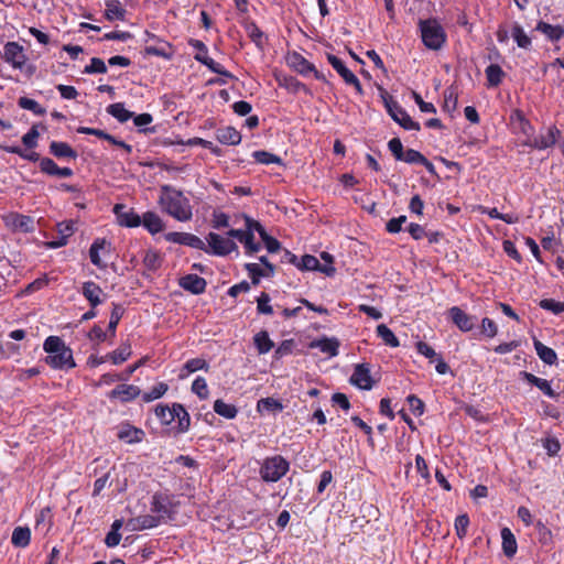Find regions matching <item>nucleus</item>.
<instances>
[{
	"label": "nucleus",
	"mask_w": 564,
	"mask_h": 564,
	"mask_svg": "<svg viewBox=\"0 0 564 564\" xmlns=\"http://www.w3.org/2000/svg\"><path fill=\"white\" fill-rule=\"evenodd\" d=\"M327 61L334 67V69L341 76L346 84L352 85L359 95H362L364 90L357 76L348 69L343 61L333 54H327Z\"/></svg>",
	"instance_id": "nucleus-7"
},
{
	"label": "nucleus",
	"mask_w": 564,
	"mask_h": 564,
	"mask_svg": "<svg viewBox=\"0 0 564 564\" xmlns=\"http://www.w3.org/2000/svg\"><path fill=\"white\" fill-rule=\"evenodd\" d=\"M534 348L539 358L547 365H554L557 360L556 352L542 344L539 340H534Z\"/></svg>",
	"instance_id": "nucleus-31"
},
{
	"label": "nucleus",
	"mask_w": 564,
	"mask_h": 564,
	"mask_svg": "<svg viewBox=\"0 0 564 564\" xmlns=\"http://www.w3.org/2000/svg\"><path fill=\"white\" fill-rule=\"evenodd\" d=\"M296 265L301 270L317 271V268H319V261L314 256L305 254Z\"/></svg>",
	"instance_id": "nucleus-52"
},
{
	"label": "nucleus",
	"mask_w": 564,
	"mask_h": 564,
	"mask_svg": "<svg viewBox=\"0 0 564 564\" xmlns=\"http://www.w3.org/2000/svg\"><path fill=\"white\" fill-rule=\"evenodd\" d=\"M155 415L158 416V419L161 421L162 424L170 425L172 422H174L173 405L172 406L163 405V404L156 405Z\"/></svg>",
	"instance_id": "nucleus-45"
},
{
	"label": "nucleus",
	"mask_w": 564,
	"mask_h": 564,
	"mask_svg": "<svg viewBox=\"0 0 564 564\" xmlns=\"http://www.w3.org/2000/svg\"><path fill=\"white\" fill-rule=\"evenodd\" d=\"M252 156L254 158V160L258 162V163H261V164H280L281 163V159L275 155V154H272L270 152H267V151H254L252 153Z\"/></svg>",
	"instance_id": "nucleus-48"
},
{
	"label": "nucleus",
	"mask_w": 564,
	"mask_h": 564,
	"mask_svg": "<svg viewBox=\"0 0 564 564\" xmlns=\"http://www.w3.org/2000/svg\"><path fill=\"white\" fill-rule=\"evenodd\" d=\"M3 56L6 62L10 63L15 68H21L26 61L23 47L17 42H8L4 45Z\"/></svg>",
	"instance_id": "nucleus-11"
},
{
	"label": "nucleus",
	"mask_w": 564,
	"mask_h": 564,
	"mask_svg": "<svg viewBox=\"0 0 564 564\" xmlns=\"http://www.w3.org/2000/svg\"><path fill=\"white\" fill-rule=\"evenodd\" d=\"M159 205L163 212L178 221H187L193 216L189 199L171 185L161 186Z\"/></svg>",
	"instance_id": "nucleus-1"
},
{
	"label": "nucleus",
	"mask_w": 564,
	"mask_h": 564,
	"mask_svg": "<svg viewBox=\"0 0 564 564\" xmlns=\"http://www.w3.org/2000/svg\"><path fill=\"white\" fill-rule=\"evenodd\" d=\"M126 9L119 0H106L105 17L109 21L124 20Z\"/></svg>",
	"instance_id": "nucleus-25"
},
{
	"label": "nucleus",
	"mask_w": 564,
	"mask_h": 564,
	"mask_svg": "<svg viewBox=\"0 0 564 564\" xmlns=\"http://www.w3.org/2000/svg\"><path fill=\"white\" fill-rule=\"evenodd\" d=\"M481 333L489 338H494L498 333V326L492 319L485 317L481 321Z\"/></svg>",
	"instance_id": "nucleus-57"
},
{
	"label": "nucleus",
	"mask_w": 564,
	"mask_h": 564,
	"mask_svg": "<svg viewBox=\"0 0 564 564\" xmlns=\"http://www.w3.org/2000/svg\"><path fill=\"white\" fill-rule=\"evenodd\" d=\"M449 316L452 318V322L462 330V332H469L474 328L476 318L474 316H470L466 314L463 310H460L458 306H453L449 310Z\"/></svg>",
	"instance_id": "nucleus-13"
},
{
	"label": "nucleus",
	"mask_w": 564,
	"mask_h": 564,
	"mask_svg": "<svg viewBox=\"0 0 564 564\" xmlns=\"http://www.w3.org/2000/svg\"><path fill=\"white\" fill-rule=\"evenodd\" d=\"M107 112L119 122H127L133 117V113L124 108L122 102H116L107 107Z\"/></svg>",
	"instance_id": "nucleus-32"
},
{
	"label": "nucleus",
	"mask_w": 564,
	"mask_h": 564,
	"mask_svg": "<svg viewBox=\"0 0 564 564\" xmlns=\"http://www.w3.org/2000/svg\"><path fill=\"white\" fill-rule=\"evenodd\" d=\"M167 389H169V387L166 383L160 382L156 386H154L150 391L144 392L142 394V399L144 402L154 401L156 399H160L162 395H164L165 392L167 391Z\"/></svg>",
	"instance_id": "nucleus-46"
},
{
	"label": "nucleus",
	"mask_w": 564,
	"mask_h": 564,
	"mask_svg": "<svg viewBox=\"0 0 564 564\" xmlns=\"http://www.w3.org/2000/svg\"><path fill=\"white\" fill-rule=\"evenodd\" d=\"M540 307L556 315L564 313V302H558L553 299H544L540 301Z\"/></svg>",
	"instance_id": "nucleus-51"
},
{
	"label": "nucleus",
	"mask_w": 564,
	"mask_h": 564,
	"mask_svg": "<svg viewBox=\"0 0 564 564\" xmlns=\"http://www.w3.org/2000/svg\"><path fill=\"white\" fill-rule=\"evenodd\" d=\"M290 463L281 455L265 457L260 467L261 479L265 482H276L286 475Z\"/></svg>",
	"instance_id": "nucleus-3"
},
{
	"label": "nucleus",
	"mask_w": 564,
	"mask_h": 564,
	"mask_svg": "<svg viewBox=\"0 0 564 564\" xmlns=\"http://www.w3.org/2000/svg\"><path fill=\"white\" fill-rule=\"evenodd\" d=\"M18 105L22 109L30 110L34 115H37V116H43L45 113V109L36 100L28 98V97L19 98Z\"/></svg>",
	"instance_id": "nucleus-44"
},
{
	"label": "nucleus",
	"mask_w": 564,
	"mask_h": 564,
	"mask_svg": "<svg viewBox=\"0 0 564 564\" xmlns=\"http://www.w3.org/2000/svg\"><path fill=\"white\" fill-rule=\"evenodd\" d=\"M253 340L259 354H267L273 347V341L270 339L269 334L264 330L257 333Z\"/></svg>",
	"instance_id": "nucleus-39"
},
{
	"label": "nucleus",
	"mask_w": 564,
	"mask_h": 564,
	"mask_svg": "<svg viewBox=\"0 0 564 564\" xmlns=\"http://www.w3.org/2000/svg\"><path fill=\"white\" fill-rule=\"evenodd\" d=\"M512 37L521 48H529L531 45V39L525 34L522 26L516 23L512 28Z\"/></svg>",
	"instance_id": "nucleus-43"
},
{
	"label": "nucleus",
	"mask_w": 564,
	"mask_h": 564,
	"mask_svg": "<svg viewBox=\"0 0 564 564\" xmlns=\"http://www.w3.org/2000/svg\"><path fill=\"white\" fill-rule=\"evenodd\" d=\"M10 225L18 230L30 232L34 229V221L30 216L13 214L10 216Z\"/></svg>",
	"instance_id": "nucleus-29"
},
{
	"label": "nucleus",
	"mask_w": 564,
	"mask_h": 564,
	"mask_svg": "<svg viewBox=\"0 0 564 564\" xmlns=\"http://www.w3.org/2000/svg\"><path fill=\"white\" fill-rule=\"evenodd\" d=\"M43 348L47 352L46 364L52 368L68 370L76 366L72 349L59 337L48 336Z\"/></svg>",
	"instance_id": "nucleus-2"
},
{
	"label": "nucleus",
	"mask_w": 564,
	"mask_h": 564,
	"mask_svg": "<svg viewBox=\"0 0 564 564\" xmlns=\"http://www.w3.org/2000/svg\"><path fill=\"white\" fill-rule=\"evenodd\" d=\"M519 117V128L521 132L527 137V140L524 141V144L528 145V142L533 141L535 138H533V128L531 123L521 115H518Z\"/></svg>",
	"instance_id": "nucleus-58"
},
{
	"label": "nucleus",
	"mask_w": 564,
	"mask_h": 564,
	"mask_svg": "<svg viewBox=\"0 0 564 564\" xmlns=\"http://www.w3.org/2000/svg\"><path fill=\"white\" fill-rule=\"evenodd\" d=\"M469 525V518L467 514H460L455 519V530L458 538H464L467 533Z\"/></svg>",
	"instance_id": "nucleus-55"
},
{
	"label": "nucleus",
	"mask_w": 564,
	"mask_h": 564,
	"mask_svg": "<svg viewBox=\"0 0 564 564\" xmlns=\"http://www.w3.org/2000/svg\"><path fill=\"white\" fill-rule=\"evenodd\" d=\"M424 159V155L414 150V149H408L404 151V154L400 161H403L409 164H421Z\"/></svg>",
	"instance_id": "nucleus-56"
},
{
	"label": "nucleus",
	"mask_w": 564,
	"mask_h": 564,
	"mask_svg": "<svg viewBox=\"0 0 564 564\" xmlns=\"http://www.w3.org/2000/svg\"><path fill=\"white\" fill-rule=\"evenodd\" d=\"M141 224L151 232L158 234L163 230V221L161 217L153 213L147 212L141 217Z\"/></svg>",
	"instance_id": "nucleus-26"
},
{
	"label": "nucleus",
	"mask_w": 564,
	"mask_h": 564,
	"mask_svg": "<svg viewBox=\"0 0 564 564\" xmlns=\"http://www.w3.org/2000/svg\"><path fill=\"white\" fill-rule=\"evenodd\" d=\"M246 269L252 279L253 284H258L261 276H271L274 273V267L268 264V270L262 268L260 263H247Z\"/></svg>",
	"instance_id": "nucleus-24"
},
{
	"label": "nucleus",
	"mask_w": 564,
	"mask_h": 564,
	"mask_svg": "<svg viewBox=\"0 0 564 564\" xmlns=\"http://www.w3.org/2000/svg\"><path fill=\"white\" fill-rule=\"evenodd\" d=\"M408 403L410 405V409L411 411L415 414V415H422L423 412H424V403L422 402L421 399H419L416 395H409L408 397Z\"/></svg>",
	"instance_id": "nucleus-64"
},
{
	"label": "nucleus",
	"mask_w": 564,
	"mask_h": 564,
	"mask_svg": "<svg viewBox=\"0 0 564 564\" xmlns=\"http://www.w3.org/2000/svg\"><path fill=\"white\" fill-rule=\"evenodd\" d=\"M51 153L56 158L76 159L77 153L66 142L52 141L50 144Z\"/></svg>",
	"instance_id": "nucleus-28"
},
{
	"label": "nucleus",
	"mask_w": 564,
	"mask_h": 564,
	"mask_svg": "<svg viewBox=\"0 0 564 564\" xmlns=\"http://www.w3.org/2000/svg\"><path fill=\"white\" fill-rule=\"evenodd\" d=\"M117 436L128 444H133L140 443L143 440L144 432L141 429L124 423L118 426Z\"/></svg>",
	"instance_id": "nucleus-15"
},
{
	"label": "nucleus",
	"mask_w": 564,
	"mask_h": 564,
	"mask_svg": "<svg viewBox=\"0 0 564 564\" xmlns=\"http://www.w3.org/2000/svg\"><path fill=\"white\" fill-rule=\"evenodd\" d=\"M545 37L552 42L560 41L564 36V28L561 25H552L544 21H540L535 28Z\"/></svg>",
	"instance_id": "nucleus-21"
},
{
	"label": "nucleus",
	"mask_w": 564,
	"mask_h": 564,
	"mask_svg": "<svg viewBox=\"0 0 564 564\" xmlns=\"http://www.w3.org/2000/svg\"><path fill=\"white\" fill-rule=\"evenodd\" d=\"M338 341L334 338H324L321 340H317L314 344V347H317L322 352L327 354L332 357L338 355Z\"/></svg>",
	"instance_id": "nucleus-40"
},
{
	"label": "nucleus",
	"mask_w": 564,
	"mask_h": 564,
	"mask_svg": "<svg viewBox=\"0 0 564 564\" xmlns=\"http://www.w3.org/2000/svg\"><path fill=\"white\" fill-rule=\"evenodd\" d=\"M143 263L149 270H156L160 264L161 260L159 254L155 251H148L143 258Z\"/></svg>",
	"instance_id": "nucleus-60"
},
{
	"label": "nucleus",
	"mask_w": 564,
	"mask_h": 564,
	"mask_svg": "<svg viewBox=\"0 0 564 564\" xmlns=\"http://www.w3.org/2000/svg\"><path fill=\"white\" fill-rule=\"evenodd\" d=\"M349 382L359 389L370 390L372 388V379L370 369L366 364L356 365Z\"/></svg>",
	"instance_id": "nucleus-10"
},
{
	"label": "nucleus",
	"mask_w": 564,
	"mask_h": 564,
	"mask_svg": "<svg viewBox=\"0 0 564 564\" xmlns=\"http://www.w3.org/2000/svg\"><path fill=\"white\" fill-rule=\"evenodd\" d=\"M132 354L131 346L128 343L121 344L116 350L108 354L113 365H120L126 361Z\"/></svg>",
	"instance_id": "nucleus-37"
},
{
	"label": "nucleus",
	"mask_w": 564,
	"mask_h": 564,
	"mask_svg": "<svg viewBox=\"0 0 564 564\" xmlns=\"http://www.w3.org/2000/svg\"><path fill=\"white\" fill-rule=\"evenodd\" d=\"M386 107L392 119L406 130H420V124L413 121L409 113L394 100L386 99Z\"/></svg>",
	"instance_id": "nucleus-6"
},
{
	"label": "nucleus",
	"mask_w": 564,
	"mask_h": 564,
	"mask_svg": "<svg viewBox=\"0 0 564 564\" xmlns=\"http://www.w3.org/2000/svg\"><path fill=\"white\" fill-rule=\"evenodd\" d=\"M195 59L207 66L213 73L232 78V74L224 68V66L208 56V54H196Z\"/></svg>",
	"instance_id": "nucleus-27"
},
{
	"label": "nucleus",
	"mask_w": 564,
	"mask_h": 564,
	"mask_svg": "<svg viewBox=\"0 0 564 564\" xmlns=\"http://www.w3.org/2000/svg\"><path fill=\"white\" fill-rule=\"evenodd\" d=\"M216 139L223 144L237 145L241 141V134L234 127L219 128Z\"/></svg>",
	"instance_id": "nucleus-20"
},
{
	"label": "nucleus",
	"mask_w": 564,
	"mask_h": 564,
	"mask_svg": "<svg viewBox=\"0 0 564 564\" xmlns=\"http://www.w3.org/2000/svg\"><path fill=\"white\" fill-rule=\"evenodd\" d=\"M283 410V404L273 398H263L260 399L257 403V411L259 413L271 412L278 413Z\"/></svg>",
	"instance_id": "nucleus-34"
},
{
	"label": "nucleus",
	"mask_w": 564,
	"mask_h": 564,
	"mask_svg": "<svg viewBox=\"0 0 564 564\" xmlns=\"http://www.w3.org/2000/svg\"><path fill=\"white\" fill-rule=\"evenodd\" d=\"M377 335L390 347H398L400 345L393 332L384 324L377 326Z\"/></svg>",
	"instance_id": "nucleus-41"
},
{
	"label": "nucleus",
	"mask_w": 564,
	"mask_h": 564,
	"mask_svg": "<svg viewBox=\"0 0 564 564\" xmlns=\"http://www.w3.org/2000/svg\"><path fill=\"white\" fill-rule=\"evenodd\" d=\"M206 240L207 253L224 257L237 250V245L232 239L215 232H209Z\"/></svg>",
	"instance_id": "nucleus-5"
},
{
	"label": "nucleus",
	"mask_w": 564,
	"mask_h": 564,
	"mask_svg": "<svg viewBox=\"0 0 564 564\" xmlns=\"http://www.w3.org/2000/svg\"><path fill=\"white\" fill-rule=\"evenodd\" d=\"M162 521L154 514H143L130 519L128 525L131 530H147L158 527Z\"/></svg>",
	"instance_id": "nucleus-18"
},
{
	"label": "nucleus",
	"mask_w": 564,
	"mask_h": 564,
	"mask_svg": "<svg viewBox=\"0 0 564 564\" xmlns=\"http://www.w3.org/2000/svg\"><path fill=\"white\" fill-rule=\"evenodd\" d=\"M174 421H177V431L181 433L186 432L191 425V417L185 408L180 403H173Z\"/></svg>",
	"instance_id": "nucleus-23"
},
{
	"label": "nucleus",
	"mask_w": 564,
	"mask_h": 564,
	"mask_svg": "<svg viewBox=\"0 0 564 564\" xmlns=\"http://www.w3.org/2000/svg\"><path fill=\"white\" fill-rule=\"evenodd\" d=\"M501 539H502V551L505 555L509 558L513 557L517 553L518 545L514 534L509 528H503L501 530Z\"/></svg>",
	"instance_id": "nucleus-22"
},
{
	"label": "nucleus",
	"mask_w": 564,
	"mask_h": 564,
	"mask_svg": "<svg viewBox=\"0 0 564 564\" xmlns=\"http://www.w3.org/2000/svg\"><path fill=\"white\" fill-rule=\"evenodd\" d=\"M57 165L56 163L50 159V158H43L40 161V169L43 173H46L48 175H56L57 173Z\"/></svg>",
	"instance_id": "nucleus-63"
},
{
	"label": "nucleus",
	"mask_w": 564,
	"mask_h": 564,
	"mask_svg": "<svg viewBox=\"0 0 564 564\" xmlns=\"http://www.w3.org/2000/svg\"><path fill=\"white\" fill-rule=\"evenodd\" d=\"M214 411L225 419L231 420L235 419L238 410L234 404L226 403L221 399H218L214 402Z\"/></svg>",
	"instance_id": "nucleus-35"
},
{
	"label": "nucleus",
	"mask_w": 564,
	"mask_h": 564,
	"mask_svg": "<svg viewBox=\"0 0 564 564\" xmlns=\"http://www.w3.org/2000/svg\"><path fill=\"white\" fill-rule=\"evenodd\" d=\"M39 131L36 127H32L23 137L22 142L23 144L29 148L33 149L37 145V139H39Z\"/></svg>",
	"instance_id": "nucleus-59"
},
{
	"label": "nucleus",
	"mask_w": 564,
	"mask_h": 564,
	"mask_svg": "<svg viewBox=\"0 0 564 564\" xmlns=\"http://www.w3.org/2000/svg\"><path fill=\"white\" fill-rule=\"evenodd\" d=\"M123 312H124V310L121 305L113 304V307H112V311L110 314L109 324H108V330L111 333L112 336L116 333V328L123 315Z\"/></svg>",
	"instance_id": "nucleus-47"
},
{
	"label": "nucleus",
	"mask_w": 564,
	"mask_h": 564,
	"mask_svg": "<svg viewBox=\"0 0 564 564\" xmlns=\"http://www.w3.org/2000/svg\"><path fill=\"white\" fill-rule=\"evenodd\" d=\"M75 232V223L73 220L69 221H63L57 224V234L59 237L65 238L68 240V238Z\"/></svg>",
	"instance_id": "nucleus-61"
},
{
	"label": "nucleus",
	"mask_w": 564,
	"mask_h": 564,
	"mask_svg": "<svg viewBox=\"0 0 564 564\" xmlns=\"http://www.w3.org/2000/svg\"><path fill=\"white\" fill-rule=\"evenodd\" d=\"M388 148L395 158V160L400 161L404 154L403 144L399 138H393L388 142Z\"/></svg>",
	"instance_id": "nucleus-62"
},
{
	"label": "nucleus",
	"mask_w": 564,
	"mask_h": 564,
	"mask_svg": "<svg viewBox=\"0 0 564 564\" xmlns=\"http://www.w3.org/2000/svg\"><path fill=\"white\" fill-rule=\"evenodd\" d=\"M141 393L140 389L133 384H119L109 393L110 399H119L122 402L134 400Z\"/></svg>",
	"instance_id": "nucleus-17"
},
{
	"label": "nucleus",
	"mask_w": 564,
	"mask_h": 564,
	"mask_svg": "<svg viewBox=\"0 0 564 564\" xmlns=\"http://www.w3.org/2000/svg\"><path fill=\"white\" fill-rule=\"evenodd\" d=\"M288 65L303 76L315 72V66L297 52H293L286 57Z\"/></svg>",
	"instance_id": "nucleus-14"
},
{
	"label": "nucleus",
	"mask_w": 564,
	"mask_h": 564,
	"mask_svg": "<svg viewBox=\"0 0 564 564\" xmlns=\"http://www.w3.org/2000/svg\"><path fill=\"white\" fill-rule=\"evenodd\" d=\"M109 243L105 239H96L89 249L90 261L98 268L102 269L106 264L101 261L99 251L104 250Z\"/></svg>",
	"instance_id": "nucleus-33"
},
{
	"label": "nucleus",
	"mask_w": 564,
	"mask_h": 564,
	"mask_svg": "<svg viewBox=\"0 0 564 564\" xmlns=\"http://www.w3.org/2000/svg\"><path fill=\"white\" fill-rule=\"evenodd\" d=\"M151 511L155 513L154 516L160 517L161 521L170 517V510L165 501L162 499L161 496L158 495L153 496L152 498Z\"/></svg>",
	"instance_id": "nucleus-38"
},
{
	"label": "nucleus",
	"mask_w": 564,
	"mask_h": 564,
	"mask_svg": "<svg viewBox=\"0 0 564 564\" xmlns=\"http://www.w3.org/2000/svg\"><path fill=\"white\" fill-rule=\"evenodd\" d=\"M192 391L202 400L207 399L209 391L205 378L197 377L192 384Z\"/></svg>",
	"instance_id": "nucleus-49"
},
{
	"label": "nucleus",
	"mask_w": 564,
	"mask_h": 564,
	"mask_svg": "<svg viewBox=\"0 0 564 564\" xmlns=\"http://www.w3.org/2000/svg\"><path fill=\"white\" fill-rule=\"evenodd\" d=\"M521 376L524 378L527 382H529L532 386H535L549 398L555 399L557 397L556 392L552 389L551 383L546 379L539 378L533 373L527 371L521 372Z\"/></svg>",
	"instance_id": "nucleus-19"
},
{
	"label": "nucleus",
	"mask_w": 564,
	"mask_h": 564,
	"mask_svg": "<svg viewBox=\"0 0 564 564\" xmlns=\"http://www.w3.org/2000/svg\"><path fill=\"white\" fill-rule=\"evenodd\" d=\"M107 66L101 58L93 57L90 63L85 67L84 73L86 74H105Z\"/></svg>",
	"instance_id": "nucleus-50"
},
{
	"label": "nucleus",
	"mask_w": 564,
	"mask_h": 564,
	"mask_svg": "<svg viewBox=\"0 0 564 564\" xmlns=\"http://www.w3.org/2000/svg\"><path fill=\"white\" fill-rule=\"evenodd\" d=\"M485 72H486L488 85L491 86V87L498 86L501 83L502 77L505 75V73L501 69V67L499 65H497V64H490L486 68Z\"/></svg>",
	"instance_id": "nucleus-42"
},
{
	"label": "nucleus",
	"mask_w": 564,
	"mask_h": 564,
	"mask_svg": "<svg viewBox=\"0 0 564 564\" xmlns=\"http://www.w3.org/2000/svg\"><path fill=\"white\" fill-rule=\"evenodd\" d=\"M558 134V130L549 129L546 135H542L539 139H534L533 141L528 142V145L534 147L538 149H546L556 142V135Z\"/></svg>",
	"instance_id": "nucleus-36"
},
{
	"label": "nucleus",
	"mask_w": 564,
	"mask_h": 564,
	"mask_svg": "<svg viewBox=\"0 0 564 564\" xmlns=\"http://www.w3.org/2000/svg\"><path fill=\"white\" fill-rule=\"evenodd\" d=\"M167 241L188 246L198 250L207 251L206 242L199 237L187 232H169L165 235Z\"/></svg>",
	"instance_id": "nucleus-8"
},
{
	"label": "nucleus",
	"mask_w": 564,
	"mask_h": 564,
	"mask_svg": "<svg viewBox=\"0 0 564 564\" xmlns=\"http://www.w3.org/2000/svg\"><path fill=\"white\" fill-rule=\"evenodd\" d=\"M113 213L120 226L134 228L141 225V217L133 209H126L122 204L115 205Z\"/></svg>",
	"instance_id": "nucleus-9"
},
{
	"label": "nucleus",
	"mask_w": 564,
	"mask_h": 564,
	"mask_svg": "<svg viewBox=\"0 0 564 564\" xmlns=\"http://www.w3.org/2000/svg\"><path fill=\"white\" fill-rule=\"evenodd\" d=\"M420 31L424 45L430 50L442 48L446 41V33L435 19L420 21Z\"/></svg>",
	"instance_id": "nucleus-4"
},
{
	"label": "nucleus",
	"mask_w": 564,
	"mask_h": 564,
	"mask_svg": "<svg viewBox=\"0 0 564 564\" xmlns=\"http://www.w3.org/2000/svg\"><path fill=\"white\" fill-rule=\"evenodd\" d=\"M31 531L28 527H18L13 530L11 542L15 547H26L30 544Z\"/></svg>",
	"instance_id": "nucleus-30"
},
{
	"label": "nucleus",
	"mask_w": 564,
	"mask_h": 564,
	"mask_svg": "<svg viewBox=\"0 0 564 564\" xmlns=\"http://www.w3.org/2000/svg\"><path fill=\"white\" fill-rule=\"evenodd\" d=\"M82 294L89 302L93 308L100 305L106 296L102 289L93 281H86L83 283Z\"/></svg>",
	"instance_id": "nucleus-12"
},
{
	"label": "nucleus",
	"mask_w": 564,
	"mask_h": 564,
	"mask_svg": "<svg viewBox=\"0 0 564 564\" xmlns=\"http://www.w3.org/2000/svg\"><path fill=\"white\" fill-rule=\"evenodd\" d=\"M208 364L205 359L202 358H193L185 362L184 369L187 371V373L195 372L197 370L205 369L207 370Z\"/></svg>",
	"instance_id": "nucleus-54"
},
{
	"label": "nucleus",
	"mask_w": 564,
	"mask_h": 564,
	"mask_svg": "<svg viewBox=\"0 0 564 564\" xmlns=\"http://www.w3.org/2000/svg\"><path fill=\"white\" fill-rule=\"evenodd\" d=\"M180 285L193 294H202L205 292L207 283L204 278L197 274H187L181 278Z\"/></svg>",
	"instance_id": "nucleus-16"
},
{
	"label": "nucleus",
	"mask_w": 564,
	"mask_h": 564,
	"mask_svg": "<svg viewBox=\"0 0 564 564\" xmlns=\"http://www.w3.org/2000/svg\"><path fill=\"white\" fill-rule=\"evenodd\" d=\"M257 310L260 314L270 315L273 313V308L270 305V296L267 293H261L257 299Z\"/></svg>",
	"instance_id": "nucleus-53"
}]
</instances>
